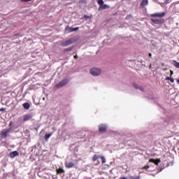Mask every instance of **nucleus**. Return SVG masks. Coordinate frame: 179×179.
<instances>
[{
  "mask_svg": "<svg viewBox=\"0 0 179 179\" xmlns=\"http://www.w3.org/2000/svg\"><path fill=\"white\" fill-rule=\"evenodd\" d=\"M96 2H98V4L99 5V7L98 8L99 11H102L103 10L110 8V6L104 4V1L103 0H96Z\"/></svg>",
  "mask_w": 179,
  "mask_h": 179,
  "instance_id": "1",
  "label": "nucleus"
},
{
  "mask_svg": "<svg viewBox=\"0 0 179 179\" xmlns=\"http://www.w3.org/2000/svg\"><path fill=\"white\" fill-rule=\"evenodd\" d=\"M90 73L94 76H98L101 74L102 71L100 69L94 68L90 69Z\"/></svg>",
  "mask_w": 179,
  "mask_h": 179,
  "instance_id": "2",
  "label": "nucleus"
},
{
  "mask_svg": "<svg viewBox=\"0 0 179 179\" xmlns=\"http://www.w3.org/2000/svg\"><path fill=\"white\" fill-rule=\"evenodd\" d=\"M68 83H69V80L67 79H64V80L60 81L59 83L56 84L55 87L57 88L63 87L64 86L67 85Z\"/></svg>",
  "mask_w": 179,
  "mask_h": 179,
  "instance_id": "3",
  "label": "nucleus"
},
{
  "mask_svg": "<svg viewBox=\"0 0 179 179\" xmlns=\"http://www.w3.org/2000/svg\"><path fill=\"white\" fill-rule=\"evenodd\" d=\"M108 129V126H107V124H99V132L105 133L106 131H107Z\"/></svg>",
  "mask_w": 179,
  "mask_h": 179,
  "instance_id": "4",
  "label": "nucleus"
},
{
  "mask_svg": "<svg viewBox=\"0 0 179 179\" xmlns=\"http://www.w3.org/2000/svg\"><path fill=\"white\" fill-rule=\"evenodd\" d=\"M75 162L76 163L72 162H66V163H64V167H66V169H72L77 164L78 161L76 160Z\"/></svg>",
  "mask_w": 179,
  "mask_h": 179,
  "instance_id": "5",
  "label": "nucleus"
},
{
  "mask_svg": "<svg viewBox=\"0 0 179 179\" xmlns=\"http://www.w3.org/2000/svg\"><path fill=\"white\" fill-rule=\"evenodd\" d=\"M164 16H166V13H164V12H163V13H154V14H151V17H153V18H157V17L162 18Z\"/></svg>",
  "mask_w": 179,
  "mask_h": 179,
  "instance_id": "6",
  "label": "nucleus"
},
{
  "mask_svg": "<svg viewBox=\"0 0 179 179\" xmlns=\"http://www.w3.org/2000/svg\"><path fill=\"white\" fill-rule=\"evenodd\" d=\"M79 30V27H76V28H71L69 26H66V28L64 29V31H66V33L70 34L71 32H74L76 31Z\"/></svg>",
  "mask_w": 179,
  "mask_h": 179,
  "instance_id": "7",
  "label": "nucleus"
},
{
  "mask_svg": "<svg viewBox=\"0 0 179 179\" xmlns=\"http://www.w3.org/2000/svg\"><path fill=\"white\" fill-rule=\"evenodd\" d=\"M9 131H10V129H4L2 131H1L0 133L1 138H2L3 139L6 138Z\"/></svg>",
  "mask_w": 179,
  "mask_h": 179,
  "instance_id": "8",
  "label": "nucleus"
},
{
  "mask_svg": "<svg viewBox=\"0 0 179 179\" xmlns=\"http://www.w3.org/2000/svg\"><path fill=\"white\" fill-rule=\"evenodd\" d=\"M151 21H152V22L155 24H162L164 23V19H152V18H151Z\"/></svg>",
  "mask_w": 179,
  "mask_h": 179,
  "instance_id": "9",
  "label": "nucleus"
},
{
  "mask_svg": "<svg viewBox=\"0 0 179 179\" xmlns=\"http://www.w3.org/2000/svg\"><path fill=\"white\" fill-rule=\"evenodd\" d=\"M71 44H73V40L69 39L68 41H66V42L62 43L60 45H62V47H67L71 45Z\"/></svg>",
  "mask_w": 179,
  "mask_h": 179,
  "instance_id": "10",
  "label": "nucleus"
},
{
  "mask_svg": "<svg viewBox=\"0 0 179 179\" xmlns=\"http://www.w3.org/2000/svg\"><path fill=\"white\" fill-rule=\"evenodd\" d=\"M20 155L19 152L17 151H13L9 153V157L11 159L15 158V157H18Z\"/></svg>",
  "mask_w": 179,
  "mask_h": 179,
  "instance_id": "11",
  "label": "nucleus"
},
{
  "mask_svg": "<svg viewBox=\"0 0 179 179\" xmlns=\"http://www.w3.org/2000/svg\"><path fill=\"white\" fill-rule=\"evenodd\" d=\"M32 117H33V115L31 114L24 115V119L22 120V121L24 122L29 121L30 120L32 119Z\"/></svg>",
  "mask_w": 179,
  "mask_h": 179,
  "instance_id": "12",
  "label": "nucleus"
},
{
  "mask_svg": "<svg viewBox=\"0 0 179 179\" xmlns=\"http://www.w3.org/2000/svg\"><path fill=\"white\" fill-rule=\"evenodd\" d=\"M147 5H148V0H143L140 4V8H144Z\"/></svg>",
  "mask_w": 179,
  "mask_h": 179,
  "instance_id": "13",
  "label": "nucleus"
},
{
  "mask_svg": "<svg viewBox=\"0 0 179 179\" xmlns=\"http://www.w3.org/2000/svg\"><path fill=\"white\" fill-rule=\"evenodd\" d=\"M149 162L150 163H154V164H155L156 166H158L159 164L160 163V159H149Z\"/></svg>",
  "mask_w": 179,
  "mask_h": 179,
  "instance_id": "14",
  "label": "nucleus"
},
{
  "mask_svg": "<svg viewBox=\"0 0 179 179\" xmlns=\"http://www.w3.org/2000/svg\"><path fill=\"white\" fill-rule=\"evenodd\" d=\"M56 172L57 175H61L65 173V170L63 168H59L56 169Z\"/></svg>",
  "mask_w": 179,
  "mask_h": 179,
  "instance_id": "15",
  "label": "nucleus"
},
{
  "mask_svg": "<svg viewBox=\"0 0 179 179\" xmlns=\"http://www.w3.org/2000/svg\"><path fill=\"white\" fill-rule=\"evenodd\" d=\"M102 156L98 155H94L92 157V162H96V160H99V159H101Z\"/></svg>",
  "mask_w": 179,
  "mask_h": 179,
  "instance_id": "16",
  "label": "nucleus"
},
{
  "mask_svg": "<svg viewBox=\"0 0 179 179\" xmlns=\"http://www.w3.org/2000/svg\"><path fill=\"white\" fill-rule=\"evenodd\" d=\"M22 107H24V109H25V110H29V109H30V103H29L27 102L24 103L22 104Z\"/></svg>",
  "mask_w": 179,
  "mask_h": 179,
  "instance_id": "17",
  "label": "nucleus"
},
{
  "mask_svg": "<svg viewBox=\"0 0 179 179\" xmlns=\"http://www.w3.org/2000/svg\"><path fill=\"white\" fill-rule=\"evenodd\" d=\"M52 135V133L45 134V137H44L45 141H48Z\"/></svg>",
  "mask_w": 179,
  "mask_h": 179,
  "instance_id": "18",
  "label": "nucleus"
},
{
  "mask_svg": "<svg viewBox=\"0 0 179 179\" xmlns=\"http://www.w3.org/2000/svg\"><path fill=\"white\" fill-rule=\"evenodd\" d=\"M173 66H175L177 69H179V62L176 60H173Z\"/></svg>",
  "mask_w": 179,
  "mask_h": 179,
  "instance_id": "19",
  "label": "nucleus"
},
{
  "mask_svg": "<svg viewBox=\"0 0 179 179\" xmlns=\"http://www.w3.org/2000/svg\"><path fill=\"white\" fill-rule=\"evenodd\" d=\"M166 80H169V81H171V83H174V78H172L171 77H166Z\"/></svg>",
  "mask_w": 179,
  "mask_h": 179,
  "instance_id": "20",
  "label": "nucleus"
},
{
  "mask_svg": "<svg viewBox=\"0 0 179 179\" xmlns=\"http://www.w3.org/2000/svg\"><path fill=\"white\" fill-rule=\"evenodd\" d=\"M134 87L136 90L139 89L141 87H139V85H138L136 83H133Z\"/></svg>",
  "mask_w": 179,
  "mask_h": 179,
  "instance_id": "21",
  "label": "nucleus"
},
{
  "mask_svg": "<svg viewBox=\"0 0 179 179\" xmlns=\"http://www.w3.org/2000/svg\"><path fill=\"white\" fill-rule=\"evenodd\" d=\"M72 49H73V47H69L68 48H66V49H64V52H69V51L72 50Z\"/></svg>",
  "mask_w": 179,
  "mask_h": 179,
  "instance_id": "22",
  "label": "nucleus"
},
{
  "mask_svg": "<svg viewBox=\"0 0 179 179\" xmlns=\"http://www.w3.org/2000/svg\"><path fill=\"white\" fill-rule=\"evenodd\" d=\"M101 164H104L106 163V158L104 157H101Z\"/></svg>",
  "mask_w": 179,
  "mask_h": 179,
  "instance_id": "23",
  "label": "nucleus"
},
{
  "mask_svg": "<svg viewBox=\"0 0 179 179\" xmlns=\"http://www.w3.org/2000/svg\"><path fill=\"white\" fill-rule=\"evenodd\" d=\"M129 179H140V176H131Z\"/></svg>",
  "mask_w": 179,
  "mask_h": 179,
  "instance_id": "24",
  "label": "nucleus"
},
{
  "mask_svg": "<svg viewBox=\"0 0 179 179\" xmlns=\"http://www.w3.org/2000/svg\"><path fill=\"white\" fill-rule=\"evenodd\" d=\"M80 135H82V136H83V137L85 136V134L83 133V131H80V132L78 133V136H80Z\"/></svg>",
  "mask_w": 179,
  "mask_h": 179,
  "instance_id": "25",
  "label": "nucleus"
},
{
  "mask_svg": "<svg viewBox=\"0 0 179 179\" xmlns=\"http://www.w3.org/2000/svg\"><path fill=\"white\" fill-rule=\"evenodd\" d=\"M149 168H150V166L147 165L142 168V169L148 170Z\"/></svg>",
  "mask_w": 179,
  "mask_h": 179,
  "instance_id": "26",
  "label": "nucleus"
},
{
  "mask_svg": "<svg viewBox=\"0 0 179 179\" xmlns=\"http://www.w3.org/2000/svg\"><path fill=\"white\" fill-rule=\"evenodd\" d=\"M5 110H6V109H5L4 108H0V112H4Z\"/></svg>",
  "mask_w": 179,
  "mask_h": 179,
  "instance_id": "27",
  "label": "nucleus"
},
{
  "mask_svg": "<svg viewBox=\"0 0 179 179\" xmlns=\"http://www.w3.org/2000/svg\"><path fill=\"white\" fill-rule=\"evenodd\" d=\"M138 90H140L141 92H144V88L142 87H140Z\"/></svg>",
  "mask_w": 179,
  "mask_h": 179,
  "instance_id": "28",
  "label": "nucleus"
},
{
  "mask_svg": "<svg viewBox=\"0 0 179 179\" xmlns=\"http://www.w3.org/2000/svg\"><path fill=\"white\" fill-rule=\"evenodd\" d=\"M22 2H30L32 0H21Z\"/></svg>",
  "mask_w": 179,
  "mask_h": 179,
  "instance_id": "29",
  "label": "nucleus"
},
{
  "mask_svg": "<svg viewBox=\"0 0 179 179\" xmlns=\"http://www.w3.org/2000/svg\"><path fill=\"white\" fill-rule=\"evenodd\" d=\"M74 59H78V56L75 55V56H74Z\"/></svg>",
  "mask_w": 179,
  "mask_h": 179,
  "instance_id": "30",
  "label": "nucleus"
},
{
  "mask_svg": "<svg viewBox=\"0 0 179 179\" xmlns=\"http://www.w3.org/2000/svg\"><path fill=\"white\" fill-rule=\"evenodd\" d=\"M148 56H149V57H152V55L151 53H149Z\"/></svg>",
  "mask_w": 179,
  "mask_h": 179,
  "instance_id": "31",
  "label": "nucleus"
},
{
  "mask_svg": "<svg viewBox=\"0 0 179 179\" xmlns=\"http://www.w3.org/2000/svg\"><path fill=\"white\" fill-rule=\"evenodd\" d=\"M84 17L89 19V16H87V15H84Z\"/></svg>",
  "mask_w": 179,
  "mask_h": 179,
  "instance_id": "32",
  "label": "nucleus"
},
{
  "mask_svg": "<svg viewBox=\"0 0 179 179\" xmlns=\"http://www.w3.org/2000/svg\"><path fill=\"white\" fill-rule=\"evenodd\" d=\"M173 74V71H171V76H172Z\"/></svg>",
  "mask_w": 179,
  "mask_h": 179,
  "instance_id": "33",
  "label": "nucleus"
},
{
  "mask_svg": "<svg viewBox=\"0 0 179 179\" xmlns=\"http://www.w3.org/2000/svg\"><path fill=\"white\" fill-rule=\"evenodd\" d=\"M177 83L179 84V80H177Z\"/></svg>",
  "mask_w": 179,
  "mask_h": 179,
  "instance_id": "34",
  "label": "nucleus"
},
{
  "mask_svg": "<svg viewBox=\"0 0 179 179\" xmlns=\"http://www.w3.org/2000/svg\"><path fill=\"white\" fill-rule=\"evenodd\" d=\"M120 179H127V178H121Z\"/></svg>",
  "mask_w": 179,
  "mask_h": 179,
  "instance_id": "35",
  "label": "nucleus"
},
{
  "mask_svg": "<svg viewBox=\"0 0 179 179\" xmlns=\"http://www.w3.org/2000/svg\"><path fill=\"white\" fill-rule=\"evenodd\" d=\"M98 164H100V161H98Z\"/></svg>",
  "mask_w": 179,
  "mask_h": 179,
  "instance_id": "36",
  "label": "nucleus"
},
{
  "mask_svg": "<svg viewBox=\"0 0 179 179\" xmlns=\"http://www.w3.org/2000/svg\"><path fill=\"white\" fill-rule=\"evenodd\" d=\"M166 2H169L170 0H166Z\"/></svg>",
  "mask_w": 179,
  "mask_h": 179,
  "instance_id": "37",
  "label": "nucleus"
},
{
  "mask_svg": "<svg viewBox=\"0 0 179 179\" xmlns=\"http://www.w3.org/2000/svg\"><path fill=\"white\" fill-rule=\"evenodd\" d=\"M10 126H11V122H10V124H9Z\"/></svg>",
  "mask_w": 179,
  "mask_h": 179,
  "instance_id": "38",
  "label": "nucleus"
},
{
  "mask_svg": "<svg viewBox=\"0 0 179 179\" xmlns=\"http://www.w3.org/2000/svg\"><path fill=\"white\" fill-rule=\"evenodd\" d=\"M99 179V178H98Z\"/></svg>",
  "mask_w": 179,
  "mask_h": 179,
  "instance_id": "39",
  "label": "nucleus"
}]
</instances>
